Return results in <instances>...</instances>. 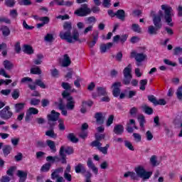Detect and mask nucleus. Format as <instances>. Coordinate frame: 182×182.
<instances>
[{
	"instance_id": "33",
	"label": "nucleus",
	"mask_w": 182,
	"mask_h": 182,
	"mask_svg": "<svg viewBox=\"0 0 182 182\" xmlns=\"http://www.w3.org/2000/svg\"><path fill=\"white\" fill-rule=\"evenodd\" d=\"M3 65L6 70H11L14 68V63H12L9 60H5L3 62Z\"/></svg>"
},
{
	"instance_id": "9",
	"label": "nucleus",
	"mask_w": 182,
	"mask_h": 182,
	"mask_svg": "<svg viewBox=\"0 0 182 182\" xmlns=\"http://www.w3.org/2000/svg\"><path fill=\"white\" fill-rule=\"evenodd\" d=\"M120 87H122V82H115L112 84V95L114 97H119L120 96V93H122Z\"/></svg>"
},
{
	"instance_id": "59",
	"label": "nucleus",
	"mask_w": 182,
	"mask_h": 182,
	"mask_svg": "<svg viewBox=\"0 0 182 182\" xmlns=\"http://www.w3.org/2000/svg\"><path fill=\"white\" fill-rule=\"evenodd\" d=\"M53 34L47 33L44 38V41L46 42H53Z\"/></svg>"
},
{
	"instance_id": "30",
	"label": "nucleus",
	"mask_w": 182,
	"mask_h": 182,
	"mask_svg": "<svg viewBox=\"0 0 182 182\" xmlns=\"http://www.w3.org/2000/svg\"><path fill=\"white\" fill-rule=\"evenodd\" d=\"M25 103L24 102H18L15 104L14 109L15 113H21L23 109H25Z\"/></svg>"
},
{
	"instance_id": "37",
	"label": "nucleus",
	"mask_w": 182,
	"mask_h": 182,
	"mask_svg": "<svg viewBox=\"0 0 182 182\" xmlns=\"http://www.w3.org/2000/svg\"><path fill=\"white\" fill-rule=\"evenodd\" d=\"M46 136H48L51 139H56L58 137V134L55 133L54 129H49L46 132Z\"/></svg>"
},
{
	"instance_id": "5",
	"label": "nucleus",
	"mask_w": 182,
	"mask_h": 182,
	"mask_svg": "<svg viewBox=\"0 0 182 182\" xmlns=\"http://www.w3.org/2000/svg\"><path fill=\"white\" fill-rule=\"evenodd\" d=\"M135 172L136 173V176L140 177V178H143V180H149L153 175V172L146 171L143 166L136 167L135 168Z\"/></svg>"
},
{
	"instance_id": "56",
	"label": "nucleus",
	"mask_w": 182,
	"mask_h": 182,
	"mask_svg": "<svg viewBox=\"0 0 182 182\" xmlns=\"http://www.w3.org/2000/svg\"><path fill=\"white\" fill-rule=\"evenodd\" d=\"M51 76L53 77L58 78L59 77V70L56 68L50 70Z\"/></svg>"
},
{
	"instance_id": "64",
	"label": "nucleus",
	"mask_w": 182,
	"mask_h": 182,
	"mask_svg": "<svg viewBox=\"0 0 182 182\" xmlns=\"http://www.w3.org/2000/svg\"><path fill=\"white\" fill-rule=\"evenodd\" d=\"M92 173L90 171H87L85 174V182H92Z\"/></svg>"
},
{
	"instance_id": "8",
	"label": "nucleus",
	"mask_w": 182,
	"mask_h": 182,
	"mask_svg": "<svg viewBox=\"0 0 182 182\" xmlns=\"http://www.w3.org/2000/svg\"><path fill=\"white\" fill-rule=\"evenodd\" d=\"M14 116V112L11 111V107L6 106L0 111V117L3 120H9Z\"/></svg>"
},
{
	"instance_id": "20",
	"label": "nucleus",
	"mask_w": 182,
	"mask_h": 182,
	"mask_svg": "<svg viewBox=\"0 0 182 182\" xmlns=\"http://www.w3.org/2000/svg\"><path fill=\"white\" fill-rule=\"evenodd\" d=\"M17 176L19 177L18 182H25L28 178V172L18 170L17 171Z\"/></svg>"
},
{
	"instance_id": "17",
	"label": "nucleus",
	"mask_w": 182,
	"mask_h": 182,
	"mask_svg": "<svg viewBox=\"0 0 182 182\" xmlns=\"http://www.w3.org/2000/svg\"><path fill=\"white\" fill-rule=\"evenodd\" d=\"M115 16L117 18V19L124 22V21H126V11H124L123 9H119L116 11Z\"/></svg>"
},
{
	"instance_id": "52",
	"label": "nucleus",
	"mask_w": 182,
	"mask_h": 182,
	"mask_svg": "<svg viewBox=\"0 0 182 182\" xmlns=\"http://www.w3.org/2000/svg\"><path fill=\"white\" fill-rule=\"evenodd\" d=\"M176 97L178 100H182V85L178 87L176 90Z\"/></svg>"
},
{
	"instance_id": "58",
	"label": "nucleus",
	"mask_w": 182,
	"mask_h": 182,
	"mask_svg": "<svg viewBox=\"0 0 182 182\" xmlns=\"http://www.w3.org/2000/svg\"><path fill=\"white\" fill-rule=\"evenodd\" d=\"M113 120H114V116L113 114L109 115L107 120V127H109L113 124Z\"/></svg>"
},
{
	"instance_id": "28",
	"label": "nucleus",
	"mask_w": 182,
	"mask_h": 182,
	"mask_svg": "<svg viewBox=\"0 0 182 182\" xmlns=\"http://www.w3.org/2000/svg\"><path fill=\"white\" fill-rule=\"evenodd\" d=\"M46 144L50 149L51 153H56V144H55V141L50 139H47Z\"/></svg>"
},
{
	"instance_id": "34",
	"label": "nucleus",
	"mask_w": 182,
	"mask_h": 182,
	"mask_svg": "<svg viewBox=\"0 0 182 182\" xmlns=\"http://www.w3.org/2000/svg\"><path fill=\"white\" fill-rule=\"evenodd\" d=\"M97 92L100 96H107V91L106 90V87H97Z\"/></svg>"
},
{
	"instance_id": "15",
	"label": "nucleus",
	"mask_w": 182,
	"mask_h": 182,
	"mask_svg": "<svg viewBox=\"0 0 182 182\" xmlns=\"http://www.w3.org/2000/svg\"><path fill=\"white\" fill-rule=\"evenodd\" d=\"M99 41V31H95L92 33V39L87 41V43L90 46H95Z\"/></svg>"
},
{
	"instance_id": "55",
	"label": "nucleus",
	"mask_w": 182,
	"mask_h": 182,
	"mask_svg": "<svg viewBox=\"0 0 182 182\" xmlns=\"http://www.w3.org/2000/svg\"><path fill=\"white\" fill-rule=\"evenodd\" d=\"M74 151H75L73 150V147L72 146H68L65 149L64 147V154L65 153L66 154L70 156V154H73Z\"/></svg>"
},
{
	"instance_id": "13",
	"label": "nucleus",
	"mask_w": 182,
	"mask_h": 182,
	"mask_svg": "<svg viewBox=\"0 0 182 182\" xmlns=\"http://www.w3.org/2000/svg\"><path fill=\"white\" fill-rule=\"evenodd\" d=\"M113 132L117 136H122L124 133V127L122 124H118L114 127Z\"/></svg>"
},
{
	"instance_id": "47",
	"label": "nucleus",
	"mask_w": 182,
	"mask_h": 182,
	"mask_svg": "<svg viewBox=\"0 0 182 182\" xmlns=\"http://www.w3.org/2000/svg\"><path fill=\"white\" fill-rule=\"evenodd\" d=\"M50 167H52V164L50 163H46L41 167V171L46 173L50 170Z\"/></svg>"
},
{
	"instance_id": "45",
	"label": "nucleus",
	"mask_w": 182,
	"mask_h": 182,
	"mask_svg": "<svg viewBox=\"0 0 182 182\" xmlns=\"http://www.w3.org/2000/svg\"><path fill=\"white\" fill-rule=\"evenodd\" d=\"M23 51L27 55H32L33 53V48L31 46H24L23 47Z\"/></svg>"
},
{
	"instance_id": "25",
	"label": "nucleus",
	"mask_w": 182,
	"mask_h": 182,
	"mask_svg": "<svg viewBox=\"0 0 182 182\" xmlns=\"http://www.w3.org/2000/svg\"><path fill=\"white\" fill-rule=\"evenodd\" d=\"M94 147H97V150H99V151H100L101 153H102V154H107V150H109V148L110 147V144H107L105 145V146H102V144L100 145H97Z\"/></svg>"
},
{
	"instance_id": "42",
	"label": "nucleus",
	"mask_w": 182,
	"mask_h": 182,
	"mask_svg": "<svg viewBox=\"0 0 182 182\" xmlns=\"http://www.w3.org/2000/svg\"><path fill=\"white\" fill-rule=\"evenodd\" d=\"M30 72L31 75H42V70L39 67L32 68Z\"/></svg>"
},
{
	"instance_id": "12",
	"label": "nucleus",
	"mask_w": 182,
	"mask_h": 182,
	"mask_svg": "<svg viewBox=\"0 0 182 182\" xmlns=\"http://www.w3.org/2000/svg\"><path fill=\"white\" fill-rule=\"evenodd\" d=\"M59 116H60V113L55 111V110H52L51 113L49 114L47 117H48V120L51 121V122H58V119H59Z\"/></svg>"
},
{
	"instance_id": "11",
	"label": "nucleus",
	"mask_w": 182,
	"mask_h": 182,
	"mask_svg": "<svg viewBox=\"0 0 182 182\" xmlns=\"http://www.w3.org/2000/svg\"><path fill=\"white\" fill-rule=\"evenodd\" d=\"M87 166L88 168H91L94 174L97 176L99 174V169L96 166H95V164H93V161L92 160V158H88V160L87 161Z\"/></svg>"
},
{
	"instance_id": "43",
	"label": "nucleus",
	"mask_w": 182,
	"mask_h": 182,
	"mask_svg": "<svg viewBox=\"0 0 182 182\" xmlns=\"http://www.w3.org/2000/svg\"><path fill=\"white\" fill-rule=\"evenodd\" d=\"M132 31L134 32H136L137 33H141V28H140V26L137 23H133L132 25L131 28Z\"/></svg>"
},
{
	"instance_id": "16",
	"label": "nucleus",
	"mask_w": 182,
	"mask_h": 182,
	"mask_svg": "<svg viewBox=\"0 0 182 182\" xmlns=\"http://www.w3.org/2000/svg\"><path fill=\"white\" fill-rule=\"evenodd\" d=\"M59 156L60 158V162L61 164H66V163H68V161L66 160V154H65V146H62L60 148V151H59Z\"/></svg>"
},
{
	"instance_id": "26",
	"label": "nucleus",
	"mask_w": 182,
	"mask_h": 182,
	"mask_svg": "<svg viewBox=\"0 0 182 182\" xmlns=\"http://www.w3.org/2000/svg\"><path fill=\"white\" fill-rule=\"evenodd\" d=\"M63 28L64 31H66L65 32H63V33H72V22L65 21L63 25Z\"/></svg>"
},
{
	"instance_id": "49",
	"label": "nucleus",
	"mask_w": 182,
	"mask_h": 182,
	"mask_svg": "<svg viewBox=\"0 0 182 182\" xmlns=\"http://www.w3.org/2000/svg\"><path fill=\"white\" fill-rule=\"evenodd\" d=\"M2 33L4 36H9L11 34V30H9V28L8 26H4L2 27Z\"/></svg>"
},
{
	"instance_id": "22",
	"label": "nucleus",
	"mask_w": 182,
	"mask_h": 182,
	"mask_svg": "<svg viewBox=\"0 0 182 182\" xmlns=\"http://www.w3.org/2000/svg\"><path fill=\"white\" fill-rule=\"evenodd\" d=\"M72 60H70V57H69V55L65 54L63 56V60L61 63L63 68H68V66H70Z\"/></svg>"
},
{
	"instance_id": "6",
	"label": "nucleus",
	"mask_w": 182,
	"mask_h": 182,
	"mask_svg": "<svg viewBox=\"0 0 182 182\" xmlns=\"http://www.w3.org/2000/svg\"><path fill=\"white\" fill-rule=\"evenodd\" d=\"M123 73L124 77L122 81L123 85H130V82H132V79L133 77L132 75V64H129L128 66L124 69Z\"/></svg>"
},
{
	"instance_id": "21",
	"label": "nucleus",
	"mask_w": 182,
	"mask_h": 182,
	"mask_svg": "<svg viewBox=\"0 0 182 182\" xmlns=\"http://www.w3.org/2000/svg\"><path fill=\"white\" fill-rule=\"evenodd\" d=\"M65 107H66V105L63 104V100L60 98L58 109L61 111V114H63V116H68V110H66Z\"/></svg>"
},
{
	"instance_id": "7",
	"label": "nucleus",
	"mask_w": 182,
	"mask_h": 182,
	"mask_svg": "<svg viewBox=\"0 0 182 182\" xmlns=\"http://www.w3.org/2000/svg\"><path fill=\"white\" fill-rule=\"evenodd\" d=\"M132 59L134 58L136 62V66H140L141 62H144L147 59V55L143 53H137L136 51H132L130 55Z\"/></svg>"
},
{
	"instance_id": "41",
	"label": "nucleus",
	"mask_w": 182,
	"mask_h": 182,
	"mask_svg": "<svg viewBox=\"0 0 182 182\" xmlns=\"http://www.w3.org/2000/svg\"><path fill=\"white\" fill-rule=\"evenodd\" d=\"M124 146L128 150H130L131 151H134V146H133V144L130 141L125 140L124 141Z\"/></svg>"
},
{
	"instance_id": "10",
	"label": "nucleus",
	"mask_w": 182,
	"mask_h": 182,
	"mask_svg": "<svg viewBox=\"0 0 182 182\" xmlns=\"http://www.w3.org/2000/svg\"><path fill=\"white\" fill-rule=\"evenodd\" d=\"M95 140L90 144V146H91V147H95L96 146H100V144H102L100 141H102V140H104V139L106 137V135L105 134H95Z\"/></svg>"
},
{
	"instance_id": "57",
	"label": "nucleus",
	"mask_w": 182,
	"mask_h": 182,
	"mask_svg": "<svg viewBox=\"0 0 182 182\" xmlns=\"http://www.w3.org/2000/svg\"><path fill=\"white\" fill-rule=\"evenodd\" d=\"M173 55H175V56H178L180 55H182V48H181V47H176L173 49Z\"/></svg>"
},
{
	"instance_id": "29",
	"label": "nucleus",
	"mask_w": 182,
	"mask_h": 182,
	"mask_svg": "<svg viewBox=\"0 0 182 182\" xmlns=\"http://www.w3.org/2000/svg\"><path fill=\"white\" fill-rule=\"evenodd\" d=\"M2 150L4 157H8V156H9L12 151V146L11 145H4Z\"/></svg>"
},
{
	"instance_id": "62",
	"label": "nucleus",
	"mask_w": 182,
	"mask_h": 182,
	"mask_svg": "<svg viewBox=\"0 0 182 182\" xmlns=\"http://www.w3.org/2000/svg\"><path fill=\"white\" fill-rule=\"evenodd\" d=\"M133 136H134V141L136 143H140V141H141V135H140V134L134 133Z\"/></svg>"
},
{
	"instance_id": "1",
	"label": "nucleus",
	"mask_w": 182,
	"mask_h": 182,
	"mask_svg": "<svg viewBox=\"0 0 182 182\" xmlns=\"http://www.w3.org/2000/svg\"><path fill=\"white\" fill-rule=\"evenodd\" d=\"M161 8L163 11H159V16H155L153 18V23L156 28V29H161L163 28V23H161V16H164V19L165 20V22L168 25V26H173V15L171 14V12L173 11V8L170 6H167L166 4H162L161 6Z\"/></svg>"
},
{
	"instance_id": "18",
	"label": "nucleus",
	"mask_w": 182,
	"mask_h": 182,
	"mask_svg": "<svg viewBox=\"0 0 182 182\" xmlns=\"http://www.w3.org/2000/svg\"><path fill=\"white\" fill-rule=\"evenodd\" d=\"M54 2H56V4L58 6H67L68 8H70V6H73L74 2L70 1H65V0H61L59 1V0H54Z\"/></svg>"
},
{
	"instance_id": "46",
	"label": "nucleus",
	"mask_w": 182,
	"mask_h": 182,
	"mask_svg": "<svg viewBox=\"0 0 182 182\" xmlns=\"http://www.w3.org/2000/svg\"><path fill=\"white\" fill-rule=\"evenodd\" d=\"M41 103V100L38 98H31L30 100L31 106H39Z\"/></svg>"
},
{
	"instance_id": "53",
	"label": "nucleus",
	"mask_w": 182,
	"mask_h": 182,
	"mask_svg": "<svg viewBox=\"0 0 182 182\" xmlns=\"http://www.w3.org/2000/svg\"><path fill=\"white\" fill-rule=\"evenodd\" d=\"M23 29H26V31H32L35 27L33 26H29L26 23V21L23 20Z\"/></svg>"
},
{
	"instance_id": "54",
	"label": "nucleus",
	"mask_w": 182,
	"mask_h": 182,
	"mask_svg": "<svg viewBox=\"0 0 182 182\" xmlns=\"http://www.w3.org/2000/svg\"><path fill=\"white\" fill-rule=\"evenodd\" d=\"M28 114H38L39 113V109L35 108V107H30L28 109Z\"/></svg>"
},
{
	"instance_id": "35",
	"label": "nucleus",
	"mask_w": 182,
	"mask_h": 182,
	"mask_svg": "<svg viewBox=\"0 0 182 182\" xmlns=\"http://www.w3.org/2000/svg\"><path fill=\"white\" fill-rule=\"evenodd\" d=\"M124 177L127 178V177H130L132 180H137V175L134 172L127 171L124 174Z\"/></svg>"
},
{
	"instance_id": "14",
	"label": "nucleus",
	"mask_w": 182,
	"mask_h": 182,
	"mask_svg": "<svg viewBox=\"0 0 182 182\" xmlns=\"http://www.w3.org/2000/svg\"><path fill=\"white\" fill-rule=\"evenodd\" d=\"M126 41H127V35L124 34L121 36L117 35L113 37L112 42H114V43H119V42H121V43H124Z\"/></svg>"
},
{
	"instance_id": "24",
	"label": "nucleus",
	"mask_w": 182,
	"mask_h": 182,
	"mask_svg": "<svg viewBox=\"0 0 182 182\" xmlns=\"http://www.w3.org/2000/svg\"><path fill=\"white\" fill-rule=\"evenodd\" d=\"M28 87L31 90H34L31 93V97H41V92L36 90V85L29 84Z\"/></svg>"
},
{
	"instance_id": "60",
	"label": "nucleus",
	"mask_w": 182,
	"mask_h": 182,
	"mask_svg": "<svg viewBox=\"0 0 182 182\" xmlns=\"http://www.w3.org/2000/svg\"><path fill=\"white\" fill-rule=\"evenodd\" d=\"M16 169V166H11L6 171L7 176H10V177H12L14 176V171H15Z\"/></svg>"
},
{
	"instance_id": "40",
	"label": "nucleus",
	"mask_w": 182,
	"mask_h": 182,
	"mask_svg": "<svg viewBox=\"0 0 182 182\" xmlns=\"http://www.w3.org/2000/svg\"><path fill=\"white\" fill-rule=\"evenodd\" d=\"M150 162L154 167H157V166L160 165V162L157 161V156L156 155L151 157Z\"/></svg>"
},
{
	"instance_id": "23",
	"label": "nucleus",
	"mask_w": 182,
	"mask_h": 182,
	"mask_svg": "<svg viewBox=\"0 0 182 182\" xmlns=\"http://www.w3.org/2000/svg\"><path fill=\"white\" fill-rule=\"evenodd\" d=\"M95 119H96V122L97 124H103L105 123V117L102 112H97L95 114Z\"/></svg>"
},
{
	"instance_id": "31",
	"label": "nucleus",
	"mask_w": 182,
	"mask_h": 182,
	"mask_svg": "<svg viewBox=\"0 0 182 182\" xmlns=\"http://www.w3.org/2000/svg\"><path fill=\"white\" fill-rule=\"evenodd\" d=\"M67 139L71 143H78L79 142V139L76 137L74 133H69L67 135Z\"/></svg>"
},
{
	"instance_id": "51",
	"label": "nucleus",
	"mask_w": 182,
	"mask_h": 182,
	"mask_svg": "<svg viewBox=\"0 0 182 182\" xmlns=\"http://www.w3.org/2000/svg\"><path fill=\"white\" fill-rule=\"evenodd\" d=\"M15 0H5V5L9 8H14L15 6Z\"/></svg>"
},
{
	"instance_id": "61",
	"label": "nucleus",
	"mask_w": 182,
	"mask_h": 182,
	"mask_svg": "<svg viewBox=\"0 0 182 182\" xmlns=\"http://www.w3.org/2000/svg\"><path fill=\"white\" fill-rule=\"evenodd\" d=\"M144 112L146 113V114H151L152 113H154V110H153V108L149 107V106H145L144 107Z\"/></svg>"
},
{
	"instance_id": "3",
	"label": "nucleus",
	"mask_w": 182,
	"mask_h": 182,
	"mask_svg": "<svg viewBox=\"0 0 182 182\" xmlns=\"http://www.w3.org/2000/svg\"><path fill=\"white\" fill-rule=\"evenodd\" d=\"M60 38L63 41H66L68 43H73V42H77L79 41V31L74 30L72 33H60Z\"/></svg>"
},
{
	"instance_id": "63",
	"label": "nucleus",
	"mask_w": 182,
	"mask_h": 182,
	"mask_svg": "<svg viewBox=\"0 0 182 182\" xmlns=\"http://www.w3.org/2000/svg\"><path fill=\"white\" fill-rule=\"evenodd\" d=\"M40 21L44 24L48 25V23L50 22V19L48 16H43L40 18Z\"/></svg>"
},
{
	"instance_id": "36",
	"label": "nucleus",
	"mask_w": 182,
	"mask_h": 182,
	"mask_svg": "<svg viewBox=\"0 0 182 182\" xmlns=\"http://www.w3.org/2000/svg\"><path fill=\"white\" fill-rule=\"evenodd\" d=\"M159 31L160 30L156 27H154V26H149L148 27V33H149V35H157Z\"/></svg>"
},
{
	"instance_id": "38",
	"label": "nucleus",
	"mask_w": 182,
	"mask_h": 182,
	"mask_svg": "<svg viewBox=\"0 0 182 182\" xmlns=\"http://www.w3.org/2000/svg\"><path fill=\"white\" fill-rule=\"evenodd\" d=\"M138 122L139 123L140 127L143 129V127H144V124L146 123V117L144 115L141 114L138 116Z\"/></svg>"
},
{
	"instance_id": "44",
	"label": "nucleus",
	"mask_w": 182,
	"mask_h": 182,
	"mask_svg": "<svg viewBox=\"0 0 182 182\" xmlns=\"http://www.w3.org/2000/svg\"><path fill=\"white\" fill-rule=\"evenodd\" d=\"M85 22L88 25H92V26H93V25H95V23H96V17L90 16V17L86 18Z\"/></svg>"
},
{
	"instance_id": "50",
	"label": "nucleus",
	"mask_w": 182,
	"mask_h": 182,
	"mask_svg": "<svg viewBox=\"0 0 182 182\" xmlns=\"http://www.w3.org/2000/svg\"><path fill=\"white\" fill-rule=\"evenodd\" d=\"M36 146L38 149H45L46 147V144H45V141L39 140L36 141Z\"/></svg>"
},
{
	"instance_id": "19",
	"label": "nucleus",
	"mask_w": 182,
	"mask_h": 182,
	"mask_svg": "<svg viewBox=\"0 0 182 182\" xmlns=\"http://www.w3.org/2000/svg\"><path fill=\"white\" fill-rule=\"evenodd\" d=\"M75 171L77 174L80 173L81 174H85V173H87V171H86V167H85V165L80 163L75 166Z\"/></svg>"
},
{
	"instance_id": "2",
	"label": "nucleus",
	"mask_w": 182,
	"mask_h": 182,
	"mask_svg": "<svg viewBox=\"0 0 182 182\" xmlns=\"http://www.w3.org/2000/svg\"><path fill=\"white\" fill-rule=\"evenodd\" d=\"M61 87L63 89H65L61 95L63 99L66 102L65 108L67 110H75V105L76 104V102H75V98H73V97L70 95V93L68 92V90H71L72 89L70 84L63 82L61 84Z\"/></svg>"
},
{
	"instance_id": "4",
	"label": "nucleus",
	"mask_w": 182,
	"mask_h": 182,
	"mask_svg": "<svg viewBox=\"0 0 182 182\" xmlns=\"http://www.w3.org/2000/svg\"><path fill=\"white\" fill-rule=\"evenodd\" d=\"M92 10L89 8L87 4H83L81 6L74 11V15L80 17H85L90 15Z\"/></svg>"
},
{
	"instance_id": "32",
	"label": "nucleus",
	"mask_w": 182,
	"mask_h": 182,
	"mask_svg": "<svg viewBox=\"0 0 182 182\" xmlns=\"http://www.w3.org/2000/svg\"><path fill=\"white\" fill-rule=\"evenodd\" d=\"M33 85L34 86H38L41 89H46V85H45V82L41 79H36L33 82Z\"/></svg>"
},
{
	"instance_id": "48",
	"label": "nucleus",
	"mask_w": 182,
	"mask_h": 182,
	"mask_svg": "<svg viewBox=\"0 0 182 182\" xmlns=\"http://www.w3.org/2000/svg\"><path fill=\"white\" fill-rule=\"evenodd\" d=\"M139 84H140V87H139L140 90H142V91L146 90V85H147V79L141 80L139 82Z\"/></svg>"
},
{
	"instance_id": "39",
	"label": "nucleus",
	"mask_w": 182,
	"mask_h": 182,
	"mask_svg": "<svg viewBox=\"0 0 182 182\" xmlns=\"http://www.w3.org/2000/svg\"><path fill=\"white\" fill-rule=\"evenodd\" d=\"M19 96H21L19 89H14L11 92V97L14 100H18V99H19Z\"/></svg>"
},
{
	"instance_id": "27",
	"label": "nucleus",
	"mask_w": 182,
	"mask_h": 182,
	"mask_svg": "<svg viewBox=\"0 0 182 182\" xmlns=\"http://www.w3.org/2000/svg\"><path fill=\"white\" fill-rule=\"evenodd\" d=\"M60 173H63V168L59 167L58 168H55L54 171L51 173L52 180H55V178L60 177L59 176V174H60Z\"/></svg>"
}]
</instances>
